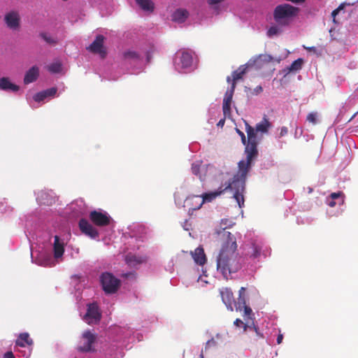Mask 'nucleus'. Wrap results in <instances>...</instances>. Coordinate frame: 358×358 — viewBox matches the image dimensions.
<instances>
[{
	"label": "nucleus",
	"instance_id": "nucleus-50",
	"mask_svg": "<svg viewBox=\"0 0 358 358\" xmlns=\"http://www.w3.org/2000/svg\"><path fill=\"white\" fill-rule=\"evenodd\" d=\"M329 206H331V207H334L336 206V202L334 201H331L329 203Z\"/></svg>",
	"mask_w": 358,
	"mask_h": 358
},
{
	"label": "nucleus",
	"instance_id": "nucleus-22",
	"mask_svg": "<svg viewBox=\"0 0 358 358\" xmlns=\"http://www.w3.org/2000/svg\"><path fill=\"white\" fill-rule=\"evenodd\" d=\"M33 344L32 339L30 338L28 333H22L19 335L16 340V345L20 347L26 345H31Z\"/></svg>",
	"mask_w": 358,
	"mask_h": 358
},
{
	"label": "nucleus",
	"instance_id": "nucleus-15",
	"mask_svg": "<svg viewBox=\"0 0 358 358\" xmlns=\"http://www.w3.org/2000/svg\"><path fill=\"white\" fill-rule=\"evenodd\" d=\"M222 300L223 303L226 305L227 308L231 311L233 310V304L234 303V298L233 295V292L231 289L225 287L222 288L220 291Z\"/></svg>",
	"mask_w": 358,
	"mask_h": 358
},
{
	"label": "nucleus",
	"instance_id": "nucleus-23",
	"mask_svg": "<svg viewBox=\"0 0 358 358\" xmlns=\"http://www.w3.org/2000/svg\"><path fill=\"white\" fill-rule=\"evenodd\" d=\"M188 17L185 9H178L172 15V20L177 22H183Z\"/></svg>",
	"mask_w": 358,
	"mask_h": 358
},
{
	"label": "nucleus",
	"instance_id": "nucleus-46",
	"mask_svg": "<svg viewBox=\"0 0 358 358\" xmlns=\"http://www.w3.org/2000/svg\"><path fill=\"white\" fill-rule=\"evenodd\" d=\"M346 6L345 3H341L338 7L336 8L339 12L345 8Z\"/></svg>",
	"mask_w": 358,
	"mask_h": 358
},
{
	"label": "nucleus",
	"instance_id": "nucleus-21",
	"mask_svg": "<svg viewBox=\"0 0 358 358\" xmlns=\"http://www.w3.org/2000/svg\"><path fill=\"white\" fill-rule=\"evenodd\" d=\"M245 288L242 287L239 289L238 292V298L237 299V301L234 302V305L236 307V309L238 310H241L243 309V307H245L246 305V299H245Z\"/></svg>",
	"mask_w": 358,
	"mask_h": 358
},
{
	"label": "nucleus",
	"instance_id": "nucleus-11",
	"mask_svg": "<svg viewBox=\"0 0 358 358\" xmlns=\"http://www.w3.org/2000/svg\"><path fill=\"white\" fill-rule=\"evenodd\" d=\"M193 62L192 53L186 50H180L176 55L175 62L177 69H185L189 68Z\"/></svg>",
	"mask_w": 358,
	"mask_h": 358
},
{
	"label": "nucleus",
	"instance_id": "nucleus-39",
	"mask_svg": "<svg viewBox=\"0 0 358 358\" xmlns=\"http://www.w3.org/2000/svg\"><path fill=\"white\" fill-rule=\"evenodd\" d=\"M303 47L304 49L307 50L308 52H312L315 54L320 55V53L317 51V49L314 46L306 47V46L303 45Z\"/></svg>",
	"mask_w": 358,
	"mask_h": 358
},
{
	"label": "nucleus",
	"instance_id": "nucleus-25",
	"mask_svg": "<svg viewBox=\"0 0 358 358\" xmlns=\"http://www.w3.org/2000/svg\"><path fill=\"white\" fill-rule=\"evenodd\" d=\"M123 58L128 62H137L141 59V57L134 50H127L123 53Z\"/></svg>",
	"mask_w": 358,
	"mask_h": 358
},
{
	"label": "nucleus",
	"instance_id": "nucleus-51",
	"mask_svg": "<svg viewBox=\"0 0 358 358\" xmlns=\"http://www.w3.org/2000/svg\"><path fill=\"white\" fill-rule=\"evenodd\" d=\"M240 323H242V321L239 319H236L234 322V324L237 326H238Z\"/></svg>",
	"mask_w": 358,
	"mask_h": 358
},
{
	"label": "nucleus",
	"instance_id": "nucleus-44",
	"mask_svg": "<svg viewBox=\"0 0 358 358\" xmlns=\"http://www.w3.org/2000/svg\"><path fill=\"white\" fill-rule=\"evenodd\" d=\"M243 309H244L246 315H250L252 313V309L247 305H245V307H243Z\"/></svg>",
	"mask_w": 358,
	"mask_h": 358
},
{
	"label": "nucleus",
	"instance_id": "nucleus-40",
	"mask_svg": "<svg viewBox=\"0 0 358 358\" xmlns=\"http://www.w3.org/2000/svg\"><path fill=\"white\" fill-rule=\"evenodd\" d=\"M343 195V192H334L330 194V197L334 200L336 199L339 198L341 196Z\"/></svg>",
	"mask_w": 358,
	"mask_h": 358
},
{
	"label": "nucleus",
	"instance_id": "nucleus-33",
	"mask_svg": "<svg viewBox=\"0 0 358 358\" xmlns=\"http://www.w3.org/2000/svg\"><path fill=\"white\" fill-rule=\"evenodd\" d=\"M257 59L259 60H260L261 62H266V63H268V62H271L273 61V57L271 55H267V54H262V55H259L257 57Z\"/></svg>",
	"mask_w": 358,
	"mask_h": 358
},
{
	"label": "nucleus",
	"instance_id": "nucleus-38",
	"mask_svg": "<svg viewBox=\"0 0 358 358\" xmlns=\"http://www.w3.org/2000/svg\"><path fill=\"white\" fill-rule=\"evenodd\" d=\"M236 132L238 134L239 137H241L242 143L245 145V148H246L247 140L244 133L238 129H236Z\"/></svg>",
	"mask_w": 358,
	"mask_h": 358
},
{
	"label": "nucleus",
	"instance_id": "nucleus-20",
	"mask_svg": "<svg viewBox=\"0 0 358 358\" xmlns=\"http://www.w3.org/2000/svg\"><path fill=\"white\" fill-rule=\"evenodd\" d=\"M146 259L143 257H137L132 254H128L125 257V262L130 267H135L136 266L145 262Z\"/></svg>",
	"mask_w": 358,
	"mask_h": 358
},
{
	"label": "nucleus",
	"instance_id": "nucleus-36",
	"mask_svg": "<svg viewBox=\"0 0 358 358\" xmlns=\"http://www.w3.org/2000/svg\"><path fill=\"white\" fill-rule=\"evenodd\" d=\"M45 98H46V96H45V94L44 93V91L38 92L34 96V100L36 102H40L41 101H43Z\"/></svg>",
	"mask_w": 358,
	"mask_h": 358
},
{
	"label": "nucleus",
	"instance_id": "nucleus-5",
	"mask_svg": "<svg viewBox=\"0 0 358 358\" xmlns=\"http://www.w3.org/2000/svg\"><path fill=\"white\" fill-rule=\"evenodd\" d=\"M245 130L248 135V141L246 148H245V153L246 155V160H241L243 166L251 167L252 162L258 155L257 142L256 141L257 132L255 129L249 124L245 123Z\"/></svg>",
	"mask_w": 358,
	"mask_h": 358
},
{
	"label": "nucleus",
	"instance_id": "nucleus-1",
	"mask_svg": "<svg viewBox=\"0 0 358 358\" xmlns=\"http://www.w3.org/2000/svg\"><path fill=\"white\" fill-rule=\"evenodd\" d=\"M222 236L227 240L222 243L217 257V269L225 280H229L231 278L232 273L242 268V257L236 252V237L229 231H222Z\"/></svg>",
	"mask_w": 358,
	"mask_h": 358
},
{
	"label": "nucleus",
	"instance_id": "nucleus-12",
	"mask_svg": "<svg viewBox=\"0 0 358 358\" xmlns=\"http://www.w3.org/2000/svg\"><path fill=\"white\" fill-rule=\"evenodd\" d=\"M105 37L103 35H98L96 36L94 41L87 48L90 52L99 54L101 58H105L107 52L103 46Z\"/></svg>",
	"mask_w": 358,
	"mask_h": 358
},
{
	"label": "nucleus",
	"instance_id": "nucleus-8",
	"mask_svg": "<svg viewBox=\"0 0 358 358\" xmlns=\"http://www.w3.org/2000/svg\"><path fill=\"white\" fill-rule=\"evenodd\" d=\"M3 20L8 29L13 31H19L20 30L21 16L18 10H11L6 13Z\"/></svg>",
	"mask_w": 358,
	"mask_h": 358
},
{
	"label": "nucleus",
	"instance_id": "nucleus-16",
	"mask_svg": "<svg viewBox=\"0 0 358 358\" xmlns=\"http://www.w3.org/2000/svg\"><path fill=\"white\" fill-rule=\"evenodd\" d=\"M190 253L196 264L203 266L206 262V256L202 247H198L194 251H191Z\"/></svg>",
	"mask_w": 358,
	"mask_h": 358
},
{
	"label": "nucleus",
	"instance_id": "nucleus-13",
	"mask_svg": "<svg viewBox=\"0 0 358 358\" xmlns=\"http://www.w3.org/2000/svg\"><path fill=\"white\" fill-rule=\"evenodd\" d=\"M89 217L93 224L99 227H104L110 224V217L106 213L92 210L90 212Z\"/></svg>",
	"mask_w": 358,
	"mask_h": 358
},
{
	"label": "nucleus",
	"instance_id": "nucleus-30",
	"mask_svg": "<svg viewBox=\"0 0 358 358\" xmlns=\"http://www.w3.org/2000/svg\"><path fill=\"white\" fill-rule=\"evenodd\" d=\"M303 60L301 58H299L294 61L292 64L288 67L289 72L297 71L302 67Z\"/></svg>",
	"mask_w": 358,
	"mask_h": 358
},
{
	"label": "nucleus",
	"instance_id": "nucleus-27",
	"mask_svg": "<svg viewBox=\"0 0 358 358\" xmlns=\"http://www.w3.org/2000/svg\"><path fill=\"white\" fill-rule=\"evenodd\" d=\"M271 127V124L268 120L264 117L263 120L259 123L257 124L255 127V130L257 132L266 133L268 130V128Z\"/></svg>",
	"mask_w": 358,
	"mask_h": 358
},
{
	"label": "nucleus",
	"instance_id": "nucleus-9",
	"mask_svg": "<svg viewBox=\"0 0 358 358\" xmlns=\"http://www.w3.org/2000/svg\"><path fill=\"white\" fill-rule=\"evenodd\" d=\"M83 343L78 347V350L81 352H94L95 349L93 344L96 341V336L90 331H85L82 335Z\"/></svg>",
	"mask_w": 358,
	"mask_h": 358
},
{
	"label": "nucleus",
	"instance_id": "nucleus-35",
	"mask_svg": "<svg viewBox=\"0 0 358 358\" xmlns=\"http://www.w3.org/2000/svg\"><path fill=\"white\" fill-rule=\"evenodd\" d=\"M40 36L48 43L55 44L57 42L45 33H41Z\"/></svg>",
	"mask_w": 358,
	"mask_h": 358
},
{
	"label": "nucleus",
	"instance_id": "nucleus-32",
	"mask_svg": "<svg viewBox=\"0 0 358 358\" xmlns=\"http://www.w3.org/2000/svg\"><path fill=\"white\" fill-rule=\"evenodd\" d=\"M317 117L318 113L317 112H312L307 115L306 120L313 124H316L317 123Z\"/></svg>",
	"mask_w": 358,
	"mask_h": 358
},
{
	"label": "nucleus",
	"instance_id": "nucleus-54",
	"mask_svg": "<svg viewBox=\"0 0 358 358\" xmlns=\"http://www.w3.org/2000/svg\"><path fill=\"white\" fill-rule=\"evenodd\" d=\"M356 114L357 113H355L350 120H352L355 117Z\"/></svg>",
	"mask_w": 358,
	"mask_h": 358
},
{
	"label": "nucleus",
	"instance_id": "nucleus-41",
	"mask_svg": "<svg viewBox=\"0 0 358 358\" xmlns=\"http://www.w3.org/2000/svg\"><path fill=\"white\" fill-rule=\"evenodd\" d=\"M206 1L208 3V4H210V5H215V4H217V3H220L222 1H224V0H206Z\"/></svg>",
	"mask_w": 358,
	"mask_h": 358
},
{
	"label": "nucleus",
	"instance_id": "nucleus-56",
	"mask_svg": "<svg viewBox=\"0 0 358 358\" xmlns=\"http://www.w3.org/2000/svg\"><path fill=\"white\" fill-rule=\"evenodd\" d=\"M255 329L256 332L257 333V327H255Z\"/></svg>",
	"mask_w": 358,
	"mask_h": 358
},
{
	"label": "nucleus",
	"instance_id": "nucleus-52",
	"mask_svg": "<svg viewBox=\"0 0 358 358\" xmlns=\"http://www.w3.org/2000/svg\"><path fill=\"white\" fill-rule=\"evenodd\" d=\"M213 343V341H208L207 343H206V349L207 348V346L210 345V343Z\"/></svg>",
	"mask_w": 358,
	"mask_h": 358
},
{
	"label": "nucleus",
	"instance_id": "nucleus-19",
	"mask_svg": "<svg viewBox=\"0 0 358 358\" xmlns=\"http://www.w3.org/2000/svg\"><path fill=\"white\" fill-rule=\"evenodd\" d=\"M54 257L55 259H58L62 257L64 252V243L60 242L59 237L55 236L54 237Z\"/></svg>",
	"mask_w": 358,
	"mask_h": 358
},
{
	"label": "nucleus",
	"instance_id": "nucleus-29",
	"mask_svg": "<svg viewBox=\"0 0 358 358\" xmlns=\"http://www.w3.org/2000/svg\"><path fill=\"white\" fill-rule=\"evenodd\" d=\"M201 162H196L192 164V173L198 176L200 180H203V175L201 173Z\"/></svg>",
	"mask_w": 358,
	"mask_h": 358
},
{
	"label": "nucleus",
	"instance_id": "nucleus-31",
	"mask_svg": "<svg viewBox=\"0 0 358 358\" xmlns=\"http://www.w3.org/2000/svg\"><path fill=\"white\" fill-rule=\"evenodd\" d=\"M48 69L51 73H59L62 70V64L59 62L52 63L48 66Z\"/></svg>",
	"mask_w": 358,
	"mask_h": 358
},
{
	"label": "nucleus",
	"instance_id": "nucleus-42",
	"mask_svg": "<svg viewBox=\"0 0 358 358\" xmlns=\"http://www.w3.org/2000/svg\"><path fill=\"white\" fill-rule=\"evenodd\" d=\"M339 13V11L336 8L335 10H334L331 13V16L333 17V22L334 23H336V16Z\"/></svg>",
	"mask_w": 358,
	"mask_h": 358
},
{
	"label": "nucleus",
	"instance_id": "nucleus-6",
	"mask_svg": "<svg viewBox=\"0 0 358 358\" xmlns=\"http://www.w3.org/2000/svg\"><path fill=\"white\" fill-rule=\"evenodd\" d=\"M224 184L219 187L218 190L210 193H204L201 195H193L189 196L185 201V206L188 207L189 211L196 210L201 208L205 202H210L217 196L225 192L224 190Z\"/></svg>",
	"mask_w": 358,
	"mask_h": 358
},
{
	"label": "nucleus",
	"instance_id": "nucleus-14",
	"mask_svg": "<svg viewBox=\"0 0 358 358\" xmlns=\"http://www.w3.org/2000/svg\"><path fill=\"white\" fill-rule=\"evenodd\" d=\"M79 228L82 233L90 236L92 238H96L99 236V232L87 220L80 219L79 221Z\"/></svg>",
	"mask_w": 358,
	"mask_h": 358
},
{
	"label": "nucleus",
	"instance_id": "nucleus-55",
	"mask_svg": "<svg viewBox=\"0 0 358 358\" xmlns=\"http://www.w3.org/2000/svg\"><path fill=\"white\" fill-rule=\"evenodd\" d=\"M192 203H193V205H196V201H192Z\"/></svg>",
	"mask_w": 358,
	"mask_h": 358
},
{
	"label": "nucleus",
	"instance_id": "nucleus-4",
	"mask_svg": "<svg viewBox=\"0 0 358 358\" xmlns=\"http://www.w3.org/2000/svg\"><path fill=\"white\" fill-rule=\"evenodd\" d=\"M299 12V8L289 3L280 4L273 10V20L280 26H288Z\"/></svg>",
	"mask_w": 358,
	"mask_h": 358
},
{
	"label": "nucleus",
	"instance_id": "nucleus-48",
	"mask_svg": "<svg viewBox=\"0 0 358 358\" xmlns=\"http://www.w3.org/2000/svg\"><path fill=\"white\" fill-rule=\"evenodd\" d=\"M283 336L282 334H279L277 337V343L280 344L282 341Z\"/></svg>",
	"mask_w": 358,
	"mask_h": 358
},
{
	"label": "nucleus",
	"instance_id": "nucleus-3",
	"mask_svg": "<svg viewBox=\"0 0 358 358\" xmlns=\"http://www.w3.org/2000/svg\"><path fill=\"white\" fill-rule=\"evenodd\" d=\"M247 69V65H241L236 70L233 71L232 78L230 76H227V83H231V87L227 90L223 99L222 110L225 117H230L231 104L236 82L243 78V76L246 73Z\"/></svg>",
	"mask_w": 358,
	"mask_h": 358
},
{
	"label": "nucleus",
	"instance_id": "nucleus-2",
	"mask_svg": "<svg viewBox=\"0 0 358 358\" xmlns=\"http://www.w3.org/2000/svg\"><path fill=\"white\" fill-rule=\"evenodd\" d=\"M238 170L231 180L224 183V190L233 192V197L240 208L244 204L243 192L245 191V179L251 167L243 166V162H238Z\"/></svg>",
	"mask_w": 358,
	"mask_h": 358
},
{
	"label": "nucleus",
	"instance_id": "nucleus-43",
	"mask_svg": "<svg viewBox=\"0 0 358 358\" xmlns=\"http://www.w3.org/2000/svg\"><path fill=\"white\" fill-rule=\"evenodd\" d=\"M3 358H15L13 353L11 351L6 352L4 355Z\"/></svg>",
	"mask_w": 358,
	"mask_h": 358
},
{
	"label": "nucleus",
	"instance_id": "nucleus-7",
	"mask_svg": "<svg viewBox=\"0 0 358 358\" xmlns=\"http://www.w3.org/2000/svg\"><path fill=\"white\" fill-rule=\"evenodd\" d=\"M100 281L103 291L107 294L116 292L120 285V280L108 272L101 274Z\"/></svg>",
	"mask_w": 358,
	"mask_h": 358
},
{
	"label": "nucleus",
	"instance_id": "nucleus-17",
	"mask_svg": "<svg viewBox=\"0 0 358 358\" xmlns=\"http://www.w3.org/2000/svg\"><path fill=\"white\" fill-rule=\"evenodd\" d=\"M39 76V69L36 66H32L27 71L24 78V84L27 85L37 80Z\"/></svg>",
	"mask_w": 358,
	"mask_h": 358
},
{
	"label": "nucleus",
	"instance_id": "nucleus-26",
	"mask_svg": "<svg viewBox=\"0 0 358 358\" xmlns=\"http://www.w3.org/2000/svg\"><path fill=\"white\" fill-rule=\"evenodd\" d=\"M220 229L219 230H217L216 231V234H217V236L220 237V238L222 241V243L224 241H225L227 240V238H224L222 236V231H226L225 229L231 226V222L229 221V220L227 219H224V220H221V222H220Z\"/></svg>",
	"mask_w": 358,
	"mask_h": 358
},
{
	"label": "nucleus",
	"instance_id": "nucleus-53",
	"mask_svg": "<svg viewBox=\"0 0 358 358\" xmlns=\"http://www.w3.org/2000/svg\"><path fill=\"white\" fill-rule=\"evenodd\" d=\"M200 358H203V351L201 352V353L200 355Z\"/></svg>",
	"mask_w": 358,
	"mask_h": 358
},
{
	"label": "nucleus",
	"instance_id": "nucleus-47",
	"mask_svg": "<svg viewBox=\"0 0 358 358\" xmlns=\"http://www.w3.org/2000/svg\"><path fill=\"white\" fill-rule=\"evenodd\" d=\"M263 91V89L262 86H257L256 88H255V94H259Z\"/></svg>",
	"mask_w": 358,
	"mask_h": 358
},
{
	"label": "nucleus",
	"instance_id": "nucleus-18",
	"mask_svg": "<svg viewBox=\"0 0 358 358\" xmlns=\"http://www.w3.org/2000/svg\"><path fill=\"white\" fill-rule=\"evenodd\" d=\"M19 89V86L12 83L8 78L3 77L0 78V90L4 91L17 92Z\"/></svg>",
	"mask_w": 358,
	"mask_h": 358
},
{
	"label": "nucleus",
	"instance_id": "nucleus-45",
	"mask_svg": "<svg viewBox=\"0 0 358 358\" xmlns=\"http://www.w3.org/2000/svg\"><path fill=\"white\" fill-rule=\"evenodd\" d=\"M287 134V128L285 127H282L280 129V136H282Z\"/></svg>",
	"mask_w": 358,
	"mask_h": 358
},
{
	"label": "nucleus",
	"instance_id": "nucleus-28",
	"mask_svg": "<svg viewBox=\"0 0 358 358\" xmlns=\"http://www.w3.org/2000/svg\"><path fill=\"white\" fill-rule=\"evenodd\" d=\"M262 250V245L257 243H253L252 244V252H251V257L253 259H257L261 255V252Z\"/></svg>",
	"mask_w": 358,
	"mask_h": 358
},
{
	"label": "nucleus",
	"instance_id": "nucleus-34",
	"mask_svg": "<svg viewBox=\"0 0 358 358\" xmlns=\"http://www.w3.org/2000/svg\"><path fill=\"white\" fill-rule=\"evenodd\" d=\"M279 31H280V29L277 26H272L268 29V30L267 31V35L269 37H271L275 35H277L279 33Z\"/></svg>",
	"mask_w": 358,
	"mask_h": 358
},
{
	"label": "nucleus",
	"instance_id": "nucleus-10",
	"mask_svg": "<svg viewBox=\"0 0 358 358\" xmlns=\"http://www.w3.org/2000/svg\"><path fill=\"white\" fill-rule=\"evenodd\" d=\"M101 318V314L99 311L98 306L93 303L87 306V313L83 320L88 324H94L99 322Z\"/></svg>",
	"mask_w": 358,
	"mask_h": 358
},
{
	"label": "nucleus",
	"instance_id": "nucleus-49",
	"mask_svg": "<svg viewBox=\"0 0 358 358\" xmlns=\"http://www.w3.org/2000/svg\"><path fill=\"white\" fill-rule=\"evenodd\" d=\"M224 124V119H222L220 120L218 123H217V126L218 127H222Z\"/></svg>",
	"mask_w": 358,
	"mask_h": 358
},
{
	"label": "nucleus",
	"instance_id": "nucleus-24",
	"mask_svg": "<svg viewBox=\"0 0 358 358\" xmlns=\"http://www.w3.org/2000/svg\"><path fill=\"white\" fill-rule=\"evenodd\" d=\"M136 3L144 11L152 12L155 8V4L151 0H136Z\"/></svg>",
	"mask_w": 358,
	"mask_h": 358
},
{
	"label": "nucleus",
	"instance_id": "nucleus-37",
	"mask_svg": "<svg viewBox=\"0 0 358 358\" xmlns=\"http://www.w3.org/2000/svg\"><path fill=\"white\" fill-rule=\"evenodd\" d=\"M44 93L45 94L46 97L53 96L57 93V88L51 87L50 89L44 90Z\"/></svg>",
	"mask_w": 358,
	"mask_h": 358
}]
</instances>
